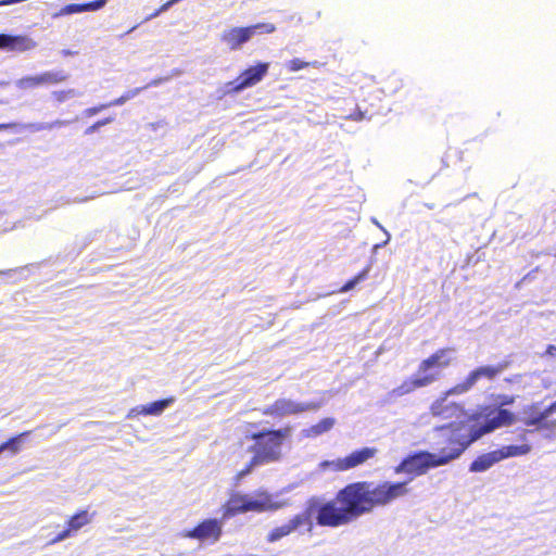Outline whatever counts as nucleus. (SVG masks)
I'll list each match as a JSON object with an SVG mask.
<instances>
[{
    "label": "nucleus",
    "mask_w": 556,
    "mask_h": 556,
    "mask_svg": "<svg viewBox=\"0 0 556 556\" xmlns=\"http://www.w3.org/2000/svg\"><path fill=\"white\" fill-rule=\"evenodd\" d=\"M408 481L353 482L339 490L336 498L326 501L312 496L306 501L302 514L307 518L306 532L314 528L313 518L319 527L339 528L370 513L377 506H386L408 493Z\"/></svg>",
    "instance_id": "1"
},
{
    "label": "nucleus",
    "mask_w": 556,
    "mask_h": 556,
    "mask_svg": "<svg viewBox=\"0 0 556 556\" xmlns=\"http://www.w3.org/2000/svg\"><path fill=\"white\" fill-rule=\"evenodd\" d=\"M485 410L486 413L482 420L451 429L453 431V440L459 443L460 447H464V452L484 434L491 433L498 428L510 426L516 421L521 422L520 418L523 416L522 413L520 417H517L513 412L503 407Z\"/></svg>",
    "instance_id": "2"
},
{
    "label": "nucleus",
    "mask_w": 556,
    "mask_h": 556,
    "mask_svg": "<svg viewBox=\"0 0 556 556\" xmlns=\"http://www.w3.org/2000/svg\"><path fill=\"white\" fill-rule=\"evenodd\" d=\"M448 444L440 450L439 453L428 451H417L408 454L395 467V473H412L414 476L425 475L429 469L450 464L462 456L464 447L453 440V431L447 435Z\"/></svg>",
    "instance_id": "3"
},
{
    "label": "nucleus",
    "mask_w": 556,
    "mask_h": 556,
    "mask_svg": "<svg viewBox=\"0 0 556 556\" xmlns=\"http://www.w3.org/2000/svg\"><path fill=\"white\" fill-rule=\"evenodd\" d=\"M292 428L285 427L277 430H264L252 434L255 441L253 447L254 453L249 465L238 473V479L247 477L254 467L277 460L280 456L281 445L285 439L291 434Z\"/></svg>",
    "instance_id": "4"
},
{
    "label": "nucleus",
    "mask_w": 556,
    "mask_h": 556,
    "mask_svg": "<svg viewBox=\"0 0 556 556\" xmlns=\"http://www.w3.org/2000/svg\"><path fill=\"white\" fill-rule=\"evenodd\" d=\"M453 352L454 351L451 349H441L428 358L424 359L419 364L417 374L405 380L397 388H394L390 392V395L400 397L413 392L416 389L427 387L437 381L440 377V372L437 369L444 368L450 365Z\"/></svg>",
    "instance_id": "5"
},
{
    "label": "nucleus",
    "mask_w": 556,
    "mask_h": 556,
    "mask_svg": "<svg viewBox=\"0 0 556 556\" xmlns=\"http://www.w3.org/2000/svg\"><path fill=\"white\" fill-rule=\"evenodd\" d=\"M287 505V501H274L273 495L267 492L254 494L233 493L222 507L223 519H230L239 514L249 511H275Z\"/></svg>",
    "instance_id": "6"
},
{
    "label": "nucleus",
    "mask_w": 556,
    "mask_h": 556,
    "mask_svg": "<svg viewBox=\"0 0 556 556\" xmlns=\"http://www.w3.org/2000/svg\"><path fill=\"white\" fill-rule=\"evenodd\" d=\"M520 420L525 426L529 427V429H523L519 434L521 441H526L527 435L534 431L554 430L556 428V401L543 409L540 408L538 403L526 407Z\"/></svg>",
    "instance_id": "7"
},
{
    "label": "nucleus",
    "mask_w": 556,
    "mask_h": 556,
    "mask_svg": "<svg viewBox=\"0 0 556 556\" xmlns=\"http://www.w3.org/2000/svg\"><path fill=\"white\" fill-rule=\"evenodd\" d=\"M275 29V26L269 23H257L245 27H231L222 33L220 41L231 51H236L250 41L254 35L271 34Z\"/></svg>",
    "instance_id": "8"
},
{
    "label": "nucleus",
    "mask_w": 556,
    "mask_h": 556,
    "mask_svg": "<svg viewBox=\"0 0 556 556\" xmlns=\"http://www.w3.org/2000/svg\"><path fill=\"white\" fill-rule=\"evenodd\" d=\"M510 366L509 359H504L496 365H485L471 370L466 379L447 391V394H464L471 390L481 379L493 380L497 375Z\"/></svg>",
    "instance_id": "9"
},
{
    "label": "nucleus",
    "mask_w": 556,
    "mask_h": 556,
    "mask_svg": "<svg viewBox=\"0 0 556 556\" xmlns=\"http://www.w3.org/2000/svg\"><path fill=\"white\" fill-rule=\"evenodd\" d=\"M268 70L269 63L267 62H258L256 65L248 67L240 76L225 85V92L237 94L255 86L266 76Z\"/></svg>",
    "instance_id": "10"
},
{
    "label": "nucleus",
    "mask_w": 556,
    "mask_h": 556,
    "mask_svg": "<svg viewBox=\"0 0 556 556\" xmlns=\"http://www.w3.org/2000/svg\"><path fill=\"white\" fill-rule=\"evenodd\" d=\"M324 405L323 401L296 402L290 399H278L263 410L264 415L286 417L305 412H317Z\"/></svg>",
    "instance_id": "11"
},
{
    "label": "nucleus",
    "mask_w": 556,
    "mask_h": 556,
    "mask_svg": "<svg viewBox=\"0 0 556 556\" xmlns=\"http://www.w3.org/2000/svg\"><path fill=\"white\" fill-rule=\"evenodd\" d=\"M377 453L375 447H362L349 454L343 458H337L333 460H323L319 463L320 470L325 471L331 469L333 471H346L363 465L368 459L372 458Z\"/></svg>",
    "instance_id": "12"
},
{
    "label": "nucleus",
    "mask_w": 556,
    "mask_h": 556,
    "mask_svg": "<svg viewBox=\"0 0 556 556\" xmlns=\"http://www.w3.org/2000/svg\"><path fill=\"white\" fill-rule=\"evenodd\" d=\"M228 519L207 518L199 522L194 528L181 532V536L193 539L200 542L211 541L215 543L219 541L223 534V527Z\"/></svg>",
    "instance_id": "13"
},
{
    "label": "nucleus",
    "mask_w": 556,
    "mask_h": 556,
    "mask_svg": "<svg viewBox=\"0 0 556 556\" xmlns=\"http://www.w3.org/2000/svg\"><path fill=\"white\" fill-rule=\"evenodd\" d=\"M307 521V518L302 513L296 514L288 522L270 530L266 536V541L268 543H275L295 531H301L302 528L306 529Z\"/></svg>",
    "instance_id": "14"
},
{
    "label": "nucleus",
    "mask_w": 556,
    "mask_h": 556,
    "mask_svg": "<svg viewBox=\"0 0 556 556\" xmlns=\"http://www.w3.org/2000/svg\"><path fill=\"white\" fill-rule=\"evenodd\" d=\"M37 43L23 35L0 34V49L24 52L36 48Z\"/></svg>",
    "instance_id": "15"
},
{
    "label": "nucleus",
    "mask_w": 556,
    "mask_h": 556,
    "mask_svg": "<svg viewBox=\"0 0 556 556\" xmlns=\"http://www.w3.org/2000/svg\"><path fill=\"white\" fill-rule=\"evenodd\" d=\"M37 43L23 35L0 34V49L24 52L36 48Z\"/></svg>",
    "instance_id": "16"
},
{
    "label": "nucleus",
    "mask_w": 556,
    "mask_h": 556,
    "mask_svg": "<svg viewBox=\"0 0 556 556\" xmlns=\"http://www.w3.org/2000/svg\"><path fill=\"white\" fill-rule=\"evenodd\" d=\"M91 521V518L87 510H80L79 513L75 514L71 517V519L67 522V528L58 533L55 538L51 540V544L59 543L61 541L66 540L67 538H71L74 532L81 529L84 526L88 525Z\"/></svg>",
    "instance_id": "17"
},
{
    "label": "nucleus",
    "mask_w": 556,
    "mask_h": 556,
    "mask_svg": "<svg viewBox=\"0 0 556 556\" xmlns=\"http://www.w3.org/2000/svg\"><path fill=\"white\" fill-rule=\"evenodd\" d=\"M109 0H93L90 2L85 3H70L61 8V10L53 14L54 18L72 15V14H79L84 12H96L101 9H103Z\"/></svg>",
    "instance_id": "18"
},
{
    "label": "nucleus",
    "mask_w": 556,
    "mask_h": 556,
    "mask_svg": "<svg viewBox=\"0 0 556 556\" xmlns=\"http://www.w3.org/2000/svg\"><path fill=\"white\" fill-rule=\"evenodd\" d=\"M447 391L444 396L434 401L430 407L432 415L443 418L459 417L463 415V407L456 403L447 402Z\"/></svg>",
    "instance_id": "19"
},
{
    "label": "nucleus",
    "mask_w": 556,
    "mask_h": 556,
    "mask_svg": "<svg viewBox=\"0 0 556 556\" xmlns=\"http://www.w3.org/2000/svg\"><path fill=\"white\" fill-rule=\"evenodd\" d=\"M174 402L173 397L163 399L159 401H154L147 405H138L131 408L127 415L128 418H134L137 415H150V416H159L161 415L172 403Z\"/></svg>",
    "instance_id": "20"
},
{
    "label": "nucleus",
    "mask_w": 556,
    "mask_h": 556,
    "mask_svg": "<svg viewBox=\"0 0 556 556\" xmlns=\"http://www.w3.org/2000/svg\"><path fill=\"white\" fill-rule=\"evenodd\" d=\"M497 463H500V458L497 456L496 451L494 450V451L481 454L476 459H473L471 462V464L469 465V471L470 472H484Z\"/></svg>",
    "instance_id": "21"
},
{
    "label": "nucleus",
    "mask_w": 556,
    "mask_h": 556,
    "mask_svg": "<svg viewBox=\"0 0 556 556\" xmlns=\"http://www.w3.org/2000/svg\"><path fill=\"white\" fill-rule=\"evenodd\" d=\"M336 425V419L332 417L323 418L316 425L305 428L301 431L303 438H317L324 433L329 432Z\"/></svg>",
    "instance_id": "22"
},
{
    "label": "nucleus",
    "mask_w": 556,
    "mask_h": 556,
    "mask_svg": "<svg viewBox=\"0 0 556 556\" xmlns=\"http://www.w3.org/2000/svg\"><path fill=\"white\" fill-rule=\"evenodd\" d=\"M497 453V456L501 460L510 458V457H517L527 455L531 451V445L529 444H521V445H506L498 450H495Z\"/></svg>",
    "instance_id": "23"
},
{
    "label": "nucleus",
    "mask_w": 556,
    "mask_h": 556,
    "mask_svg": "<svg viewBox=\"0 0 556 556\" xmlns=\"http://www.w3.org/2000/svg\"><path fill=\"white\" fill-rule=\"evenodd\" d=\"M68 74L65 71H47L39 74L40 84L42 85H55L67 80Z\"/></svg>",
    "instance_id": "24"
},
{
    "label": "nucleus",
    "mask_w": 556,
    "mask_h": 556,
    "mask_svg": "<svg viewBox=\"0 0 556 556\" xmlns=\"http://www.w3.org/2000/svg\"><path fill=\"white\" fill-rule=\"evenodd\" d=\"M28 434L29 432L26 431L3 442L0 445V454L7 451L10 452L11 455L17 454L21 450L22 443L25 441Z\"/></svg>",
    "instance_id": "25"
},
{
    "label": "nucleus",
    "mask_w": 556,
    "mask_h": 556,
    "mask_svg": "<svg viewBox=\"0 0 556 556\" xmlns=\"http://www.w3.org/2000/svg\"><path fill=\"white\" fill-rule=\"evenodd\" d=\"M70 124L66 119H55L49 123H27V130L31 132H39L42 130H51L54 128L64 127Z\"/></svg>",
    "instance_id": "26"
},
{
    "label": "nucleus",
    "mask_w": 556,
    "mask_h": 556,
    "mask_svg": "<svg viewBox=\"0 0 556 556\" xmlns=\"http://www.w3.org/2000/svg\"><path fill=\"white\" fill-rule=\"evenodd\" d=\"M15 86L21 90H29L41 86L39 75L25 76L15 81Z\"/></svg>",
    "instance_id": "27"
},
{
    "label": "nucleus",
    "mask_w": 556,
    "mask_h": 556,
    "mask_svg": "<svg viewBox=\"0 0 556 556\" xmlns=\"http://www.w3.org/2000/svg\"><path fill=\"white\" fill-rule=\"evenodd\" d=\"M369 273V268L363 269L361 273H358L355 277L349 279L340 289V292H349L353 290L358 283L364 281Z\"/></svg>",
    "instance_id": "28"
},
{
    "label": "nucleus",
    "mask_w": 556,
    "mask_h": 556,
    "mask_svg": "<svg viewBox=\"0 0 556 556\" xmlns=\"http://www.w3.org/2000/svg\"><path fill=\"white\" fill-rule=\"evenodd\" d=\"M52 96L55 98V100L60 103L65 102L70 98L74 97H80L81 92H79L76 89H67V90H61V91H53Z\"/></svg>",
    "instance_id": "29"
},
{
    "label": "nucleus",
    "mask_w": 556,
    "mask_h": 556,
    "mask_svg": "<svg viewBox=\"0 0 556 556\" xmlns=\"http://www.w3.org/2000/svg\"><path fill=\"white\" fill-rule=\"evenodd\" d=\"M114 121L113 117H106V118H103V119H100V121H97L94 124H92L91 126H89L86 130H85V134L86 135H91L96 131H98L101 127L112 123Z\"/></svg>",
    "instance_id": "30"
},
{
    "label": "nucleus",
    "mask_w": 556,
    "mask_h": 556,
    "mask_svg": "<svg viewBox=\"0 0 556 556\" xmlns=\"http://www.w3.org/2000/svg\"><path fill=\"white\" fill-rule=\"evenodd\" d=\"M13 129L15 131H22L27 129V123H0V130Z\"/></svg>",
    "instance_id": "31"
},
{
    "label": "nucleus",
    "mask_w": 556,
    "mask_h": 556,
    "mask_svg": "<svg viewBox=\"0 0 556 556\" xmlns=\"http://www.w3.org/2000/svg\"><path fill=\"white\" fill-rule=\"evenodd\" d=\"M496 401H497V404L500 405V407L504 408V406L513 405L516 401V396L508 395V394H500V395H497Z\"/></svg>",
    "instance_id": "32"
},
{
    "label": "nucleus",
    "mask_w": 556,
    "mask_h": 556,
    "mask_svg": "<svg viewBox=\"0 0 556 556\" xmlns=\"http://www.w3.org/2000/svg\"><path fill=\"white\" fill-rule=\"evenodd\" d=\"M308 65H309V63H307V62H304L300 59H293V60L289 61L288 68L291 72H298L300 70L307 67Z\"/></svg>",
    "instance_id": "33"
},
{
    "label": "nucleus",
    "mask_w": 556,
    "mask_h": 556,
    "mask_svg": "<svg viewBox=\"0 0 556 556\" xmlns=\"http://www.w3.org/2000/svg\"><path fill=\"white\" fill-rule=\"evenodd\" d=\"M108 109V105H105L104 103L98 105V106H92V108H88L84 111V115L87 116V117H91L96 114H98L99 112L103 111Z\"/></svg>",
    "instance_id": "34"
},
{
    "label": "nucleus",
    "mask_w": 556,
    "mask_h": 556,
    "mask_svg": "<svg viewBox=\"0 0 556 556\" xmlns=\"http://www.w3.org/2000/svg\"><path fill=\"white\" fill-rule=\"evenodd\" d=\"M371 222H372V224H375L378 228H380V229L386 233V236H387V239H386L382 243H380V244H376V245H375V249H379V248H381V247L386 245V244L390 241L391 236H390V233H389V232H388V231L382 227V225H381V224H380V223H379L375 217H372V218H371Z\"/></svg>",
    "instance_id": "35"
},
{
    "label": "nucleus",
    "mask_w": 556,
    "mask_h": 556,
    "mask_svg": "<svg viewBox=\"0 0 556 556\" xmlns=\"http://www.w3.org/2000/svg\"><path fill=\"white\" fill-rule=\"evenodd\" d=\"M26 266L14 268V269H7V270H0V276H5L9 278H12L16 273H22L26 270Z\"/></svg>",
    "instance_id": "36"
},
{
    "label": "nucleus",
    "mask_w": 556,
    "mask_h": 556,
    "mask_svg": "<svg viewBox=\"0 0 556 556\" xmlns=\"http://www.w3.org/2000/svg\"><path fill=\"white\" fill-rule=\"evenodd\" d=\"M144 88H134V89H130L128 91H126L125 93H123L124 98L126 101H129L131 99H134L135 97H137Z\"/></svg>",
    "instance_id": "37"
},
{
    "label": "nucleus",
    "mask_w": 556,
    "mask_h": 556,
    "mask_svg": "<svg viewBox=\"0 0 556 556\" xmlns=\"http://www.w3.org/2000/svg\"><path fill=\"white\" fill-rule=\"evenodd\" d=\"M554 357L556 358V345L549 344L547 345L545 352L541 355V357Z\"/></svg>",
    "instance_id": "38"
},
{
    "label": "nucleus",
    "mask_w": 556,
    "mask_h": 556,
    "mask_svg": "<svg viewBox=\"0 0 556 556\" xmlns=\"http://www.w3.org/2000/svg\"><path fill=\"white\" fill-rule=\"evenodd\" d=\"M127 101L125 100L124 96L122 94L119 98H116L115 100L109 102V103H104L105 105H108V108H111V106H121L123 104H125Z\"/></svg>",
    "instance_id": "39"
},
{
    "label": "nucleus",
    "mask_w": 556,
    "mask_h": 556,
    "mask_svg": "<svg viewBox=\"0 0 556 556\" xmlns=\"http://www.w3.org/2000/svg\"><path fill=\"white\" fill-rule=\"evenodd\" d=\"M167 80V78H156V79H153L152 81H150L147 86H144L143 88L147 89L149 87H156L159 86L160 84H162L163 81Z\"/></svg>",
    "instance_id": "40"
},
{
    "label": "nucleus",
    "mask_w": 556,
    "mask_h": 556,
    "mask_svg": "<svg viewBox=\"0 0 556 556\" xmlns=\"http://www.w3.org/2000/svg\"><path fill=\"white\" fill-rule=\"evenodd\" d=\"M350 118H352L354 121H361L364 118V114H363V112L358 111L356 114L350 115Z\"/></svg>",
    "instance_id": "41"
},
{
    "label": "nucleus",
    "mask_w": 556,
    "mask_h": 556,
    "mask_svg": "<svg viewBox=\"0 0 556 556\" xmlns=\"http://www.w3.org/2000/svg\"><path fill=\"white\" fill-rule=\"evenodd\" d=\"M93 198H94L93 195L87 197V198H75L73 200V202H75V203H84V202L88 201L89 199H93Z\"/></svg>",
    "instance_id": "42"
},
{
    "label": "nucleus",
    "mask_w": 556,
    "mask_h": 556,
    "mask_svg": "<svg viewBox=\"0 0 556 556\" xmlns=\"http://www.w3.org/2000/svg\"><path fill=\"white\" fill-rule=\"evenodd\" d=\"M61 53H62L64 56H70V55H75V54H77V52L72 51V50H70V49H63V50L61 51Z\"/></svg>",
    "instance_id": "43"
},
{
    "label": "nucleus",
    "mask_w": 556,
    "mask_h": 556,
    "mask_svg": "<svg viewBox=\"0 0 556 556\" xmlns=\"http://www.w3.org/2000/svg\"><path fill=\"white\" fill-rule=\"evenodd\" d=\"M60 200H61L60 205H65V204H70V203H71V201H70V200H67V199H63V198H61Z\"/></svg>",
    "instance_id": "44"
},
{
    "label": "nucleus",
    "mask_w": 556,
    "mask_h": 556,
    "mask_svg": "<svg viewBox=\"0 0 556 556\" xmlns=\"http://www.w3.org/2000/svg\"><path fill=\"white\" fill-rule=\"evenodd\" d=\"M426 206H427L428 208H430V210H432V208L434 207V205H433V204H426Z\"/></svg>",
    "instance_id": "45"
}]
</instances>
